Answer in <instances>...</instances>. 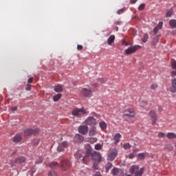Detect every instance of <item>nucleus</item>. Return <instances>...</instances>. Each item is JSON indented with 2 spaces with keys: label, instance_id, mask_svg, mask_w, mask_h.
I'll return each mask as SVG.
<instances>
[{
  "label": "nucleus",
  "instance_id": "5fc2aeb1",
  "mask_svg": "<svg viewBox=\"0 0 176 176\" xmlns=\"http://www.w3.org/2000/svg\"><path fill=\"white\" fill-rule=\"evenodd\" d=\"M34 81V78H30L28 80V83H32V82Z\"/></svg>",
  "mask_w": 176,
  "mask_h": 176
},
{
  "label": "nucleus",
  "instance_id": "e433bc0d",
  "mask_svg": "<svg viewBox=\"0 0 176 176\" xmlns=\"http://www.w3.org/2000/svg\"><path fill=\"white\" fill-rule=\"evenodd\" d=\"M124 149H130L131 148V145H130L129 143L124 144L123 145Z\"/></svg>",
  "mask_w": 176,
  "mask_h": 176
},
{
  "label": "nucleus",
  "instance_id": "ddd939ff",
  "mask_svg": "<svg viewBox=\"0 0 176 176\" xmlns=\"http://www.w3.org/2000/svg\"><path fill=\"white\" fill-rule=\"evenodd\" d=\"M170 93H176V78L171 80V86L169 88Z\"/></svg>",
  "mask_w": 176,
  "mask_h": 176
},
{
  "label": "nucleus",
  "instance_id": "680f3d73",
  "mask_svg": "<svg viewBox=\"0 0 176 176\" xmlns=\"http://www.w3.org/2000/svg\"><path fill=\"white\" fill-rule=\"evenodd\" d=\"M137 0H131V3H135Z\"/></svg>",
  "mask_w": 176,
  "mask_h": 176
},
{
  "label": "nucleus",
  "instance_id": "f03ea898",
  "mask_svg": "<svg viewBox=\"0 0 176 176\" xmlns=\"http://www.w3.org/2000/svg\"><path fill=\"white\" fill-rule=\"evenodd\" d=\"M129 173L131 174H135V176H142V173H144V168H140L138 166L133 165L129 169Z\"/></svg>",
  "mask_w": 176,
  "mask_h": 176
},
{
  "label": "nucleus",
  "instance_id": "39448f33",
  "mask_svg": "<svg viewBox=\"0 0 176 176\" xmlns=\"http://www.w3.org/2000/svg\"><path fill=\"white\" fill-rule=\"evenodd\" d=\"M124 116H126V118H129V119L135 118V111H134V109H133L131 108H128L126 110H124Z\"/></svg>",
  "mask_w": 176,
  "mask_h": 176
},
{
  "label": "nucleus",
  "instance_id": "72a5a7b5",
  "mask_svg": "<svg viewBox=\"0 0 176 176\" xmlns=\"http://www.w3.org/2000/svg\"><path fill=\"white\" fill-rule=\"evenodd\" d=\"M120 169L117 168H114L112 170H111V173L113 174V175H116Z\"/></svg>",
  "mask_w": 176,
  "mask_h": 176
},
{
  "label": "nucleus",
  "instance_id": "393cba45",
  "mask_svg": "<svg viewBox=\"0 0 176 176\" xmlns=\"http://www.w3.org/2000/svg\"><path fill=\"white\" fill-rule=\"evenodd\" d=\"M169 25L171 28H176V20L175 19H171L169 21Z\"/></svg>",
  "mask_w": 176,
  "mask_h": 176
},
{
  "label": "nucleus",
  "instance_id": "8fccbe9b",
  "mask_svg": "<svg viewBox=\"0 0 176 176\" xmlns=\"http://www.w3.org/2000/svg\"><path fill=\"white\" fill-rule=\"evenodd\" d=\"M164 135H165V134H164V133H163V132H160V133H158V137H159L160 138H164Z\"/></svg>",
  "mask_w": 176,
  "mask_h": 176
},
{
  "label": "nucleus",
  "instance_id": "69168bd1",
  "mask_svg": "<svg viewBox=\"0 0 176 176\" xmlns=\"http://www.w3.org/2000/svg\"><path fill=\"white\" fill-rule=\"evenodd\" d=\"M75 157H78V153L74 155Z\"/></svg>",
  "mask_w": 176,
  "mask_h": 176
},
{
  "label": "nucleus",
  "instance_id": "1a4fd4ad",
  "mask_svg": "<svg viewBox=\"0 0 176 176\" xmlns=\"http://www.w3.org/2000/svg\"><path fill=\"white\" fill-rule=\"evenodd\" d=\"M117 156H118V150L113 149L110 153H109L107 155V160L112 162L113 160H115Z\"/></svg>",
  "mask_w": 176,
  "mask_h": 176
},
{
  "label": "nucleus",
  "instance_id": "052dcab7",
  "mask_svg": "<svg viewBox=\"0 0 176 176\" xmlns=\"http://www.w3.org/2000/svg\"><path fill=\"white\" fill-rule=\"evenodd\" d=\"M30 173H32V174H34V173H35V169L34 168H32L30 170ZM32 174H30V175L32 176Z\"/></svg>",
  "mask_w": 176,
  "mask_h": 176
},
{
  "label": "nucleus",
  "instance_id": "aec40b11",
  "mask_svg": "<svg viewBox=\"0 0 176 176\" xmlns=\"http://www.w3.org/2000/svg\"><path fill=\"white\" fill-rule=\"evenodd\" d=\"M96 134H97V128L92 126L89 131V137H94Z\"/></svg>",
  "mask_w": 176,
  "mask_h": 176
},
{
  "label": "nucleus",
  "instance_id": "3c124183",
  "mask_svg": "<svg viewBox=\"0 0 176 176\" xmlns=\"http://www.w3.org/2000/svg\"><path fill=\"white\" fill-rule=\"evenodd\" d=\"M170 76H172V78H174V76H176V71L171 72Z\"/></svg>",
  "mask_w": 176,
  "mask_h": 176
},
{
  "label": "nucleus",
  "instance_id": "864d4df0",
  "mask_svg": "<svg viewBox=\"0 0 176 176\" xmlns=\"http://www.w3.org/2000/svg\"><path fill=\"white\" fill-rule=\"evenodd\" d=\"M82 49H83V46H82L80 45H77V50H82Z\"/></svg>",
  "mask_w": 176,
  "mask_h": 176
},
{
  "label": "nucleus",
  "instance_id": "2eb2a0df",
  "mask_svg": "<svg viewBox=\"0 0 176 176\" xmlns=\"http://www.w3.org/2000/svg\"><path fill=\"white\" fill-rule=\"evenodd\" d=\"M162 28H163V22L161 21L159 22L158 25L153 29V33L155 35H156Z\"/></svg>",
  "mask_w": 176,
  "mask_h": 176
},
{
  "label": "nucleus",
  "instance_id": "c03bdc74",
  "mask_svg": "<svg viewBox=\"0 0 176 176\" xmlns=\"http://www.w3.org/2000/svg\"><path fill=\"white\" fill-rule=\"evenodd\" d=\"M117 176H124V173H123V170H122L121 169H120V170L118 171V173L116 175Z\"/></svg>",
  "mask_w": 176,
  "mask_h": 176
},
{
  "label": "nucleus",
  "instance_id": "cd10ccee",
  "mask_svg": "<svg viewBox=\"0 0 176 176\" xmlns=\"http://www.w3.org/2000/svg\"><path fill=\"white\" fill-rule=\"evenodd\" d=\"M61 97H62L61 94H58L53 97V101H54V102H56V101H58V100H60Z\"/></svg>",
  "mask_w": 176,
  "mask_h": 176
},
{
  "label": "nucleus",
  "instance_id": "4c0bfd02",
  "mask_svg": "<svg viewBox=\"0 0 176 176\" xmlns=\"http://www.w3.org/2000/svg\"><path fill=\"white\" fill-rule=\"evenodd\" d=\"M102 148V146H101V144H96V145H95V149L96 150V151H101V148Z\"/></svg>",
  "mask_w": 176,
  "mask_h": 176
},
{
  "label": "nucleus",
  "instance_id": "6e6d98bb",
  "mask_svg": "<svg viewBox=\"0 0 176 176\" xmlns=\"http://www.w3.org/2000/svg\"><path fill=\"white\" fill-rule=\"evenodd\" d=\"M25 90H27V91L31 90V85H28V86L25 87Z\"/></svg>",
  "mask_w": 176,
  "mask_h": 176
},
{
  "label": "nucleus",
  "instance_id": "dca6fc26",
  "mask_svg": "<svg viewBox=\"0 0 176 176\" xmlns=\"http://www.w3.org/2000/svg\"><path fill=\"white\" fill-rule=\"evenodd\" d=\"M74 140L75 142H83L85 137L82 136V135L77 134L75 135Z\"/></svg>",
  "mask_w": 176,
  "mask_h": 176
},
{
  "label": "nucleus",
  "instance_id": "7ed1b4c3",
  "mask_svg": "<svg viewBox=\"0 0 176 176\" xmlns=\"http://www.w3.org/2000/svg\"><path fill=\"white\" fill-rule=\"evenodd\" d=\"M86 109L85 108H81V109H74L72 111V115L73 116H75L76 118H82L83 115H86L87 113Z\"/></svg>",
  "mask_w": 176,
  "mask_h": 176
},
{
  "label": "nucleus",
  "instance_id": "0eeeda50",
  "mask_svg": "<svg viewBox=\"0 0 176 176\" xmlns=\"http://www.w3.org/2000/svg\"><path fill=\"white\" fill-rule=\"evenodd\" d=\"M85 123L88 126H91L92 127H94V126L97 124V120H96V118H94V117L93 116H89L85 121Z\"/></svg>",
  "mask_w": 176,
  "mask_h": 176
},
{
  "label": "nucleus",
  "instance_id": "6ab92c4d",
  "mask_svg": "<svg viewBox=\"0 0 176 176\" xmlns=\"http://www.w3.org/2000/svg\"><path fill=\"white\" fill-rule=\"evenodd\" d=\"M27 160V158L24 156H21L18 157L16 159L14 160V163H17L18 164H20V163H24Z\"/></svg>",
  "mask_w": 176,
  "mask_h": 176
},
{
  "label": "nucleus",
  "instance_id": "13d9d810",
  "mask_svg": "<svg viewBox=\"0 0 176 176\" xmlns=\"http://www.w3.org/2000/svg\"><path fill=\"white\" fill-rule=\"evenodd\" d=\"M158 112H163V107H158Z\"/></svg>",
  "mask_w": 176,
  "mask_h": 176
},
{
  "label": "nucleus",
  "instance_id": "a19ab883",
  "mask_svg": "<svg viewBox=\"0 0 176 176\" xmlns=\"http://www.w3.org/2000/svg\"><path fill=\"white\" fill-rule=\"evenodd\" d=\"M150 89H151V90H156V89H157V85L156 84H153L150 86Z\"/></svg>",
  "mask_w": 176,
  "mask_h": 176
},
{
  "label": "nucleus",
  "instance_id": "603ef678",
  "mask_svg": "<svg viewBox=\"0 0 176 176\" xmlns=\"http://www.w3.org/2000/svg\"><path fill=\"white\" fill-rule=\"evenodd\" d=\"M18 107H11V111H12V112H14V111H16L18 109Z\"/></svg>",
  "mask_w": 176,
  "mask_h": 176
},
{
  "label": "nucleus",
  "instance_id": "f257e3e1",
  "mask_svg": "<svg viewBox=\"0 0 176 176\" xmlns=\"http://www.w3.org/2000/svg\"><path fill=\"white\" fill-rule=\"evenodd\" d=\"M92 156V160L94 162V168L95 170H98V164L101 163V160H102V156H101V153L94 151L91 154Z\"/></svg>",
  "mask_w": 176,
  "mask_h": 176
},
{
  "label": "nucleus",
  "instance_id": "338daca9",
  "mask_svg": "<svg viewBox=\"0 0 176 176\" xmlns=\"http://www.w3.org/2000/svg\"><path fill=\"white\" fill-rule=\"evenodd\" d=\"M141 107H144V104H141Z\"/></svg>",
  "mask_w": 176,
  "mask_h": 176
},
{
  "label": "nucleus",
  "instance_id": "0e129e2a",
  "mask_svg": "<svg viewBox=\"0 0 176 176\" xmlns=\"http://www.w3.org/2000/svg\"><path fill=\"white\" fill-rule=\"evenodd\" d=\"M60 148H61V149H62V152H63V151H64V147H63V146H60Z\"/></svg>",
  "mask_w": 176,
  "mask_h": 176
},
{
  "label": "nucleus",
  "instance_id": "a211bd4d",
  "mask_svg": "<svg viewBox=\"0 0 176 176\" xmlns=\"http://www.w3.org/2000/svg\"><path fill=\"white\" fill-rule=\"evenodd\" d=\"M21 140H23V137H21L20 135H16L12 138V142H14V144H19V142H21Z\"/></svg>",
  "mask_w": 176,
  "mask_h": 176
},
{
  "label": "nucleus",
  "instance_id": "f3484780",
  "mask_svg": "<svg viewBox=\"0 0 176 176\" xmlns=\"http://www.w3.org/2000/svg\"><path fill=\"white\" fill-rule=\"evenodd\" d=\"M120 138H122V135H120V133H116L114 135L113 140L115 145H118V144L120 142Z\"/></svg>",
  "mask_w": 176,
  "mask_h": 176
},
{
  "label": "nucleus",
  "instance_id": "423d86ee",
  "mask_svg": "<svg viewBox=\"0 0 176 176\" xmlns=\"http://www.w3.org/2000/svg\"><path fill=\"white\" fill-rule=\"evenodd\" d=\"M60 166L62 170L64 171H66V170H68L71 167V162L65 158L63 159L60 162Z\"/></svg>",
  "mask_w": 176,
  "mask_h": 176
},
{
  "label": "nucleus",
  "instance_id": "bb28decb",
  "mask_svg": "<svg viewBox=\"0 0 176 176\" xmlns=\"http://www.w3.org/2000/svg\"><path fill=\"white\" fill-rule=\"evenodd\" d=\"M157 42H159V36H155L153 41H151V45L153 46H155V45H157Z\"/></svg>",
  "mask_w": 176,
  "mask_h": 176
},
{
  "label": "nucleus",
  "instance_id": "6e6552de",
  "mask_svg": "<svg viewBox=\"0 0 176 176\" xmlns=\"http://www.w3.org/2000/svg\"><path fill=\"white\" fill-rule=\"evenodd\" d=\"M138 49H141V46L136 45L133 47H130L125 50V54L130 55L133 54V53H135Z\"/></svg>",
  "mask_w": 176,
  "mask_h": 176
},
{
  "label": "nucleus",
  "instance_id": "e2e57ef3",
  "mask_svg": "<svg viewBox=\"0 0 176 176\" xmlns=\"http://www.w3.org/2000/svg\"><path fill=\"white\" fill-rule=\"evenodd\" d=\"M117 25H120L121 23L120 22H116Z\"/></svg>",
  "mask_w": 176,
  "mask_h": 176
},
{
  "label": "nucleus",
  "instance_id": "473e14b6",
  "mask_svg": "<svg viewBox=\"0 0 176 176\" xmlns=\"http://www.w3.org/2000/svg\"><path fill=\"white\" fill-rule=\"evenodd\" d=\"M173 9L168 10L166 14V17H171L173 15Z\"/></svg>",
  "mask_w": 176,
  "mask_h": 176
},
{
  "label": "nucleus",
  "instance_id": "c756f323",
  "mask_svg": "<svg viewBox=\"0 0 176 176\" xmlns=\"http://www.w3.org/2000/svg\"><path fill=\"white\" fill-rule=\"evenodd\" d=\"M50 168H56V167H58V164L56 162H52L51 164H50Z\"/></svg>",
  "mask_w": 176,
  "mask_h": 176
},
{
  "label": "nucleus",
  "instance_id": "4d7b16f0",
  "mask_svg": "<svg viewBox=\"0 0 176 176\" xmlns=\"http://www.w3.org/2000/svg\"><path fill=\"white\" fill-rule=\"evenodd\" d=\"M94 176H101V173L100 172H96Z\"/></svg>",
  "mask_w": 176,
  "mask_h": 176
},
{
  "label": "nucleus",
  "instance_id": "c85d7f7f",
  "mask_svg": "<svg viewBox=\"0 0 176 176\" xmlns=\"http://www.w3.org/2000/svg\"><path fill=\"white\" fill-rule=\"evenodd\" d=\"M99 126L102 130H105V129H107V123H105V122H100Z\"/></svg>",
  "mask_w": 176,
  "mask_h": 176
},
{
  "label": "nucleus",
  "instance_id": "f704fd0d",
  "mask_svg": "<svg viewBox=\"0 0 176 176\" xmlns=\"http://www.w3.org/2000/svg\"><path fill=\"white\" fill-rule=\"evenodd\" d=\"M138 159H140V160H144L145 159V154L144 153H140L138 155Z\"/></svg>",
  "mask_w": 176,
  "mask_h": 176
},
{
  "label": "nucleus",
  "instance_id": "9d476101",
  "mask_svg": "<svg viewBox=\"0 0 176 176\" xmlns=\"http://www.w3.org/2000/svg\"><path fill=\"white\" fill-rule=\"evenodd\" d=\"M148 116L151 118L153 126H155V124H156V122H157V114L156 113V111L153 110L150 111Z\"/></svg>",
  "mask_w": 176,
  "mask_h": 176
},
{
  "label": "nucleus",
  "instance_id": "a18cd8bd",
  "mask_svg": "<svg viewBox=\"0 0 176 176\" xmlns=\"http://www.w3.org/2000/svg\"><path fill=\"white\" fill-rule=\"evenodd\" d=\"M48 176H57V175L56 174V173H54V171H50L48 173Z\"/></svg>",
  "mask_w": 176,
  "mask_h": 176
},
{
  "label": "nucleus",
  "instance_id": "4be33fe9",
  "mask_svg": "<svg viewBox=\"0 0 176 176\" xmlns=\"http://www.w3.org/2000/svg\"><path fill=\"white\" fill-rule=\"evenodd\" d=\"M174 149V146L171 144H165L164 151H167V152H171Z\"/></svg>",
  "mask_w": 176,
  "mask_h": 176
},
{
  "label": "nucleus",
  "instance_id": "5701e85b",
  "mask_svg": "<svg viewBox=\"0 0 176 176\" xmlns=\"http://www.w3.org/2000/svg\"><path fill=\"white\" fill-rule=\"evenodd\" d=\"M167 138L168 140H175L176 139V134L174 133L169 132L166 135Z\"/></svg>",
  "mask_w": 176,
  "mask_h": 176
},
{
  "label": "nucleus",
  "instance_id": "a878e982",
  "mask_svg": "<svg viewBox=\"0 0 176 176\" xmlns=\"http://www.w3.org/2000/svg\"><path fill=\"white\" fill-rule=\"evenodd\" d=\"M89 156H90V151H87L86 156L84 157L82 159L85 164H87V160H89Z\"/></svg>",
  "mask_w": 176,
  "mask_h": 176
},
{
  "label": "nucleus",
  "instance_id": "37998d69",
  "mask_svg": "<svg viewBox=\"0 0 176 176\" xmlns=\"http://www.w3.org/2000/svg\"><path fill=\"white\" fill-rule=\"evenodd\" d=\"M39 142H41V140L39 139H35L34 141H33V144L34 145H38L39 144Z\"/></svg>",
  "mask_w": 176,
  "mask_h": 176
},
{
  "label": "nucleus",
  "instance_id": "bf43d9fd",
  "mask_svg": "<svg viewBox=\"0 0 176 176\" xmlns=\"http://www.w3.org/2000/svg\"><path fill=\"white\" fill-rule=\"evenodd\" d=\"M129 159H134V154H130L129 155Z\"/></svg>",
  "mask_w": 176,
  "mask_h": 176
},
{
  "label": "nucleus",
  "instance_id": "79ce46f5",
  "mask_svg": "<svg viewBox=\"0 0 176 176\" xmlns=\"http://www.w3.org/2000/svg\"><path fill=\"white\" fill-rule=\"evenodd\" d=\"M144 8H145V4L142 3L139 6L138 9L139 10H144Z\"/></svg>",
  "mask_w": 176,
  "mask_h": 176
},
{
  "label": "nucleus",
  "instance_id": "7c9ffc66",
  "mask_svg": "<svg viewBox=\"0 0 176 176\" xmlns=\"http://www.w3.org/2000/svg\"><path fill=\"white\" fill-rule=\"evenodd\" d=\"M106 173H108V171H109V170H111V168H112V164H111V162H109L106 164Z\"/></svg>",
  "mask_w": 176,
  "mask_h": 176
},
{
  "label": "nucleus",
  "instance_id": "de8ad7c7",
  "mask_svg": "<svg viewBox=\"0 0 176 176\" xmlns=\"http://www.w3.org/2000/svg\"><path fill=\"white\" fill-rule=\"evenodd\" d=\"M124 11H125L124 8H122V9L119 10L117 12V13H118V14H122L124 13Z\"/></svg>",
  "mask_w": 176,
  "mask_h": 176
},
{
  "label": "nucleus",
  "instance_id": "774afa93",
  "mask_svg": "<svg viewBox=\"0 0 176 176\" xmlns=\"http://www.w3.org/2000/svg\"><path fill=\"white\" fill-rule=\"evenodd\" d=\"M126 176H131V175H127Z\"/></svg>",
  "mask_w": 176,
  "mask_h": 176
},
{
  "label": "nucleus",
  "instance_id": "09e8293b",
  "mask_svg": "<svg viewBox=\"0 0 176 176\" xmlns=\"http://www.w3.org/2000/svg\"><path fill=\"white\" fill-rule=\"evenodd\" d=\"M98 82H100V83H105L107 78H99Z\"/></svg>",
  "mask_w": 176,
  "mask_h": 176
},
{
  "label": "nucleus",
  "instance_id": "4468645a",
  "mask_svg": "<svg viewBox=\"0 0 176 176\" xmlns=\"http://www.w3.org/2000/svg\"><path fill=\"white\" fill-rule=\"evenodd\" d=\"M61 146H63V148H67V146H68V142L65 141L62 142L61 143H59L58 146L57 148L58 152H63V148H61Z\"/></svg>",
  "mask_w": 176,
  "mask_h": 176
},
{
  "label": "nucleus",
  "instance_id": "49530a36",
  "mask_svg": "<svg viewBox=\"0 0 176 176\" xmlns=\"http://www.w3.org/2000/svg\"><path fill=\"white\" fill-rule=\"evenodd\" d=\"M173 69H176V61L173 60L171 64Z\"/></svg>",
  "mask_w": 176,
  "mask_h": 176
},
{
  "label": "nucleus",
  "instance_id": "ea45409f",
  "mask_svg": "<svg viewBox=\"0 0 176 176\" xmlns=\"http://www.w3.org/2000/svg\"><path fill=\"white\" fill-rule=\"evenodd\" d=\"M42 162H43V158L42 157H39L36 162V164H39V163H42Z\"/></svg>",
  "mask_w": 176,
  "mask_h": 176
},
{
  "label": "nucleus",
  "instance_id": "58836bf2",
  "mask_svg": "<svg viewBox=\"0 0 176 176\" xmlns=\"http://www.w3.org/2000/svg\"><path fill=\"white\" fill-rule=\"evenodd\" d=\"M121 43L122 46H129L130 45V43H129V42H126L125 39H122Z\"/></svg>",
  "mask_w": 176,
  "mask_h": 176
},
{
  "label": "nucleus",
  "instance_id": "f8f14e48",
  "mask_svg": "<svg viewBox=\"0 0 176 176\" xmlns=\"http://www.w3.org/2000/svg\"><path fill=\"white\" fill-rule=\"evenodd\" d=\"M91 89L90 87L88 88H82L81 90V94L84 97H90L91 96Z\"/></svg>",
  "mask_w": 176,
  "mask_h": 176
},
{
  "label": "nucleus",
  "instance_id": "20e7f679",
  "mask_svg": "<svg viewBox=\"0 0 176 176\" xmlns=\"http://www.w3.org/2000/svg\"><path fill=\"white\" fill-rule=\"evenodd\" d=\"M41 131V130L38 128L36 129H28L26 130H25L24 131V135L25 137H28L29 135H32V134H34V135H36V134H39V132Z\"/></svg>",
  "mask_w": 176,
  "mask_h": 176
},
{
  "label": "nucleus",
  "instance_id": "2f4dec72",
  "mask_svg": "<svg viewBox=\"0 0 176 176\" xmlns=\"http://www.w3.org/2000/svg\"><path fill=\"white\" fill-rule=\"evenodd\" d=\"M88 142H89L90 144H94V142H97V138H89Z\"/></svg>",
  "mask_w": 176,
  "mask_h": 176
},
{
  "label": "nucleus",
  "instance_id": "412c9836",
  "mask_svg": "<svg viewBox=\"0 0 176 176\" xmlns=\"http://www.w3.org/2000/svg\"><path fill=\"white\" fill-rule=\"evenodd\" d=\"M54 91H56V93H63V85H56L54 87Z\"/></svg>",
  "mask_w": 176,
  "mask_h": 176
},
{
  "label": "nucleus",
  "instance_id": "b1692460",
  "mask_svg": "<svg viewBox=\"0 0 176 176\" xmlns=\"http://www.w3.org/2000/svg\"><path fill=\"white\" fill-rule=\"evenodd\" d=\"M115 42V35H111L107 39V44L111 45Z\"/></svg>",
  "mask_w": 176,
  "mask_h": 176
},
{
  "label": "nucleus",
  "instance_id": "c9c22d12",
  "mask_svg": "<svg viewBox=\"0 0 176 176\" xmlns=\"http://www.w3.org/2000/svg\"><path fill=\"white\" fill-rule=\"evenodd\" d=\"M148 34H144L142 38V42H144V43H146V42H148Z\"/></svg>",
  "mask_w": 176,
  "mask_h": 176
},
{
  "label": "nucleus",
  "instance_id": "9b49d317",
  "mask_svg": "<svg viewBox=\"0 0 176 176\" xmlns=\"http://www.w3.org/2000/svg\"><path fill=\"white\" fill-rule=\"evenodd\" d=\"M78 133L82 135H86L89 133V126L87 125H81L78 127Z\"/></svg>",
  "mask_w": 176,
  "mask_h": 176
}]
</instances>
